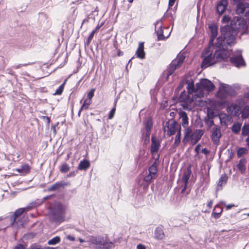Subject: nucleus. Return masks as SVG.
Here are the masks:
<instances>
[{
  "mask_svg": "<svg viewBox=\"0 0 249 249\" xmlns=\"http://www.w3.org/2000/svg\"><path fill=\"white\" fill-rule=\"evenodd\" d=\"M247 21L243 18L234 17L231 21V26L226 25L221 28V35L226 38V43L232 44L234 43L237 31L246 28Z\"/></svg>",
  "mask_w": 249,
  "mask_h": 249,
  "instance_id": "1",
  "label": "nucleus"
},
{
  "mask_svg": "<svg viewBox=\"0 0 249 249\" xmlns=\"http://www.w3.org/2000/svg\"><path fill=\"white\" fill-rule=\"evenodd\" d=\"M216 41L217 42L215 43L216 48L214 54L216 62H218L224 61L230 56V53L227 47V45L229 44L226 43V38L222 35L217 38Z\"/></svg>",
  "mask_w": 249,
  "mask_h": 249,
  "instance_id": "2",
  "label": "nucleus"
},
{
  "mask_svg": "<svg viewBox=\"0 0 249 249\" xmlns=\"http://www.w3.org/2000/svg\"><path fill=\"white\" fill-rule=\"evenodd\" d=\"M204 133V131L202 129H196L194 132L190 127L185 128L184 130V137L182 142L186 144L188 142L194 145L200 140Z\"/></svg>",
  "mask_w": 249,
  "mask_h": 249,
  "instance_id": "3",
  "label": "nucleus"
},
{
  "mask_svg": "<svg viewBox=\"0 0 249 249\" xmlns=\"http://www.w3.org/2000/svg\"><path fill=\"white\" fill-rule=\"evenodd\" d=\"M88 242L89 246L94 249H110L114 246L112 242L106 241L100 236H90Z\"/></svg>",
  "mask_w": 249,
  "mask_h": 249,
  "instance_id": "4",
  "label": "nucleus"
},
{
  "mask_svg": "<svg viewBox=\"0 0 249 249\" xmlns=\"http://www.w3.org/2000/svg\"><path fill=\"white\" fill-rule=\"evenodd\" d=\"M211 48V47L210 45L202 53L203 61L201 64V68L202 69H205L217 62L214 53H213Z\"/></svg>",
  "mask_w": 249,
  "mask_h": 249,
  "instance_id": "5",
  "label": "nucleus"
},
{
  "mask_svg": "<svg viewBox=\"0 0 249 249\" xmlns=\"http://www.w3.org/2000/svg\"><path fill=\"white\" fill-rule=\"evenodd\" d=\"M196 90L198 91V94H196V95L199 97H203L205 93L204 90L207 91H212L214 89V85L210 80L207 79H203L199 83L196 84Z\"/></svg>",
  "mask_w": 249,
  "mask_h": 249,
  "instance_id": "6",
  "label": "nucleus"
},
{
  "mask_svg": "<svg viewBox=\"0 0 249 249\" xmlns=\"http://www.w3.org/2000/svg\"><path fill=\"white\" fill-rule=\"evenodd\" d=\"M185 56L183 54H178L174 59L167 69V76L168 77L171 75L174 71L178 68L183 62Z\"/></svg>",
  "mask_w": 249,
  "mask_h": 249,
  "instance_id": "7",
  "label": "nucleus"
},
{
  "mask_svg": "<svg viewBox=\"0 0 249 249\" xmlns=\"http://www.w3.org/2000/svg\"><path fill=\"white\" fill-rule=\"evenodd\" d=\"M65 211L62 205L59 204L55 206V209L51 215V218L56 223H61L64 220Z\"/></svg>",
  "mask_w": 249,
  "mask_h": 249,
  "instance_id": "8",
  "label": "nucleus"
},
{
  "mask_svg": "<svg viewBox=\"0 0 249 249\" xmlns=\"http://www.w3.org/2000/svg\"><path fill=\"white\" fill-rule=\"evenodd\" d=\"M181 128L180 126L175 120H169L165 124L164 126V132H167V135L171 136L175 134L177 131Z\"/></svg>",
  "mask_w": 249,
  "mask_h": 249,
  "instance_id": "9",
  "label": "nucleus"
},
{
  "mask_svg": "<svg viewBox=\"0 0 249 249\" xmlns=\"http://www.w3.org/2000/svg\"><path fill=\"white\" fill-rule=\"evenodd\" d=\"M221 135L220 128L217 125H214V126L212 128L211 135V139L214 144H218Z\"/></svg>",
  "mask_w": 249,
  "mask_h": 249,
  "instance_id": "10",
  "label": "nucleus"
},
{
  "mask_svg": "<svg viewBox=\"0 0 249 249\" xmlns=\"http://www.w3.org/2000/svg\"><path fill=\"white\" fill-rule=\"evenodd\" d=\"M26 208H19L16 210L13 215L10 218L11 225V226L19 228L20 226L18 225L17 219L24 212Z\"/></svg>",
  "mask_w": 249,
  "mask_h": 249,
  "instance_id": "11",
  "label": "nucleus"
},
{
  "mask_svg": "<svg viewBox=\"0 0 249 249\" xmlns=\"http://www.w3.org/2000/svg\"><path fill=\"white\" fill-rule=\"evenodd\" d=\"M231 62L236 67H241L245 65V62L241 54L234 55L230 58Z\"/></svg>",
  "mask_w": 249,
  "mask_h": 249,
  "instance_id": "12",
  "label": "nucleus"
},
{
  "mask_svg": "<svg viewBox=\"0 0 249 249\" xmlns=\"http://www.w3.org/2000/svg\"><path fill=\"white\" fill-rule=\"evenodd\" d=\"M219 119L222 125L227 126L231 124L233 122L232 118L230 115L225 113H221L219 114Z\"/></svg>",
  "mask_w": 249,
  "mask_h": 249,
  "instance_id": "13",
  "label": "nucleus"
},
{
  "mask_svg": "<svg viewBox=\"0 0 249 249\" xmlns=\"http://www.w3.org/2000/svg\"><path fill=\"white\" fill-rule=\"evenodd\" d=\"M71 184L69 181H60L55 183L48 188L49 192L55 191L58 190L61 188H64L65 187L70 186Z\"/></svg>",
  "mask_w": 249,
  "mask_h": 249,
  "instance_id": "14",
  "label": "nucleus"
},
{
  "mask_svg": "<svg viewBox=\"0 0 249 249\" xmlns=\"http://www.w3.org/2000/svg\"><path fill=\"white\" fill-rule=\"evenodd\" d=\"M231 89V86L225 84H220L219 90L217 92V95L221 98H225L226 94Z\"/></svg>",
  "mask_w": 249,
  "mask_h": 249,
  "instance_id": "15",
  "label": "nucleus"
},
{
  "mask_svg": "<svg viewBox=\"0 0 249 249\" xmlns=\"http://www.w3.org/2000/svg\"><path fill=\"white\" fill-rule=\"evenodd\" d=\"M209 28L211 31V37L209 41L210 45H213V42L215 38L218 34V26L214 23L208 25Z\"/></svg>",
  "mask_w": 249,
  "mask_h": 249,
  "instance_id": "16",
  "label": "nucleus"
},
{
  "mask_svg": "<svg viewBox=\"0 0 249 249\" xmlns=\"http://www.w3.org/2000/svg\"><path fill=\"white\" fill-rule=\"evenodd\" d=\"M155 32L157 35V39L158 41L163 40L165 39L163 35V31L161 27V21H157L155 23Z\"/></svg>",
  "mask_w": 249,
  "mask_h": 249,
  "instance_id": "17",
  "label": "nucleus"
},
{
  "mask_svg": "<svg viewBox=\"0 0 249 249\" xmlns=\"http://www.w3.org/2000/svg\"><path fill=\"white\" fill-rule=\"evenodd\" d=\"M244 12L249 13V4L247 2H240L236 7V13L237 14H243Z\"/></svg>",
  "mask_w": 249,
  "mask_h": 249,
  "instance_id": "18",
  "label": "nucleus"
},
{
  "mask_svg": "<svg viewBox=\"0 0 249 249\" xmlns=\"http://www.w3.org/2000/svg\"><path fill=\"white\" fill-rule=\"evenodd\" d=\"M160 145V141L157 140L155 137L152 136L150 151L154 158L155 157L154 154L158 151Z\"/></svg>",
  "mask_w": 249,
  "mask_h": 249,
  "instance_id": "19",
  "label": "nucleus"
},
{
  "mask_svg": "<svg viewBox=\"0 0 249 249\" xmlns=\"http://www.w3.org/2000/svg\"><path fill=\"white\" fill-rule=\"evenodd\" d=\"M228 2L227 0H221L217 4L216 10L217 13L222 15L225 11L228 5Z\"/></svg>",
  "mask_w": 249,
  "mask_h": 249,
  "instance_id": "20",
  "label": "nucleus"
},
{
  "mask_svg": "<svg viewBox=\"0 0 249 249\" xmlns=\"http://www.w3.org/2000/svg\"><path fill=\"white\" fill-rule=\"evenodd\" d=\"M136 55L137 57L140 59H144L145 58V53L144 51V42H139L136 52Z\"/></svg>",
  "mask_w": 249,
  "mask_h": 249,
  "instance_id": "21",
  "label": "nucleus"
},
{
  "mask_svg": "<svg viewBox=\"0 0 249 249\" xmlns=\"http://www.w3.org/2000/svg\"><path fill=\"white\" fill-rule=\"evenodd\" d=\"M160 156L159 155H157L156 157H154L155 159V161L149 167L148 169L149 173L153 176H155V175L157 173V165L158 163L159 162Z\"/></svg>",
  "mask_w": 249,
  "mask_h": 249,
  "instance_id": "22",
  "label": "nucleus"
},
{
  "mask_svg": "<svg viewBox=\"0 0 249 249\" xmlns=\"http://www.w3.org/2000/svg\"><path fill=\"white\" fill-rule=\"evenodd\" d=\"M179 117L181 119L182 125L184 128H187L188 125V118L187 113L183 111H180L179 113Z\"/></svg>",
  "mask_w": 249,
  "mask_h": 249,
  "instance_id": "23",
  "label": "nucleus"
},
{
  "mask_svg": "<svg viewBox=\"0 0 249 249\" xmlns=\"http://www.w3.org/2000/svg\"><path fill=\"white\" fill-rule=\"evenodd\" d=\"M186 83L187 84V89L189 94H191L194 92H195V94H199L198 91H197V90H196V86H194V81L192 80H187Z\"/></svg>",
  "mask_w": 249,
  "mask_h": 249,
  "instance_id": "24",
  "label": "nucleus"
},
{
  "mask_svg": "<svg viewBox=\"0 0 249 249\" xmlns=\"http://www.w3.org/2000/svg\"><path fill=\"white\" fill-rule=\"evenodd\" d=\"M192 174V170L191 166L187 167V169L184 172L182 177V181L184 184L187 185L188 180L190 178V176Z\"/></svg>",
  "mask_w": 249,
  "mask_h": 249,
  "instance_id": "25",
  "label": "nucleus"
},
{
  "mask_svg": "<svg viewBox=\"0 0 249 249\" xmlns=\"http://www.w3.org/2000/svg\"><path fill=\"white\" fill-rule=\"evenodd\" d=\"M247 163V160L245 158H242L240 160L238 163L237 164L238 169L241 172L242 174H244L246 170V164Z\"/></svg>",
  "mask_w": 249,
  "mask_h": 249,
  "instance_id": "26",
  "label": "nucleus"
},
{
  "mask_svg": "<svg viewBox=\"0 0 249 249\" xmlns=\"http://www.w3.org/2000/svg\"><path fill=\"white\" fill-rule=\"evenodd\" d=\"M155 237L158 240H161L164 238V234L161 228L158 227L155 229Z\"/></svg>",
  "mask_w": 249,
  "mask_h": 249,
  "instance_id": "27",
  "label": "nucleus"
},
{
  "mask_svg": "<svg viewBox=\"0 0 249 249\" xmlns=\"http://www.w3.org/2000/svg\"><path fill=\"white\" fill-rule=\"evenodd\" d=\"M178 100L180 102L183 103H188L190 101H192V99H190L189 95L187 94V93L185 91H181Z\"/></svg>",
  "mask_w": 249,
  "mask_h": 249,
  "instance_id": "28",
  "label": "nucleus"
},
{
  "mask_svg": "<svg viewBox=\"0 0 249 249\" xmlns=\"http://www.w3.org/2000/svg\"><path fill=\"white\" fill-rule=\"evenodd\" d=\"M242 124L239 122H236L233 124L231 127V131L235 134L239 133L241 130Z\"/></svg>",
  "mask_w": 249,
  "mask_h": 249,
  "instance_id": "29",
  "label": "nucleus"
},
{
  "mask_svg": "<svg viewBox=\"0 0 249 249\" xmlns=\"http://www.w3.org/2000/svg\"><path fill=\"white\" fill-rule=\"evenodd\" d=\"M89 162L86 160H84L80 161L79 164L78 168L80 170H85L89 167Z\"/></svg>",
  "mask_w": 249,
  "mask_h": 249,
  "instance_id": "30",
  "label": "nucleus"
},
{
  "mask_svg": "<svg viewBox=\"0 0 249 249\" xmlns=\"http://www.w3.org/2000/svg\"><path fill=\"white\" fill-rule=\"evenodd\" d=\"M228 179V177L226 174H222L217 184V189H220L222 188L223 185L226 184Z\"/></svg>",
  "mask_w": 249,
  "mask_h": 249,
  "instance_id": "31",
  "label": "nucleus"
},
{
  "mask_svg": "<svg viewBox=\"0 0 249 249\" xmlns=\"http://www.w3.org/2000/svg\"><path fill=\"white\" fill-rule=\"evenodd\" d=\"M17 171L22 174H27L30 171V167L28 164H24L21 166V167L18 169Z\"/></svg>",
  "mask_w": 249,
  "mask_h": 249,
  "instance_id": "32",
  "label": "nucleus"
},
{
  "mask_svg": "<svg viewBox=\"0 0 249 249\" xmlns=\"http://www.w3.org/2000/svg\"><path fill=\"white\" fill-rule=\"evenodd\" d=\"M180 138H181V128H179V129L178 130L177 135L175 137V142L174 143V145L175 146H178L179 143L180 142Z\"/></svg>",
  "mask_w": 249,
  "mask_h": 249,
  "instance_id": "33",
  "label": "nucleus"
},
{
  "mask_svg": "<svg viewBox=\"0 0 249 249\" xmlns=\"http://www.w3.org/2000/svg\"><path fill=\"white\" fill-rule=\"evenodd\" d=\"M60 242V238L59 236H55L48 241V244L50 245H54Z\"/></svg>",
  "mask_w": 249,
  "mask_h": 249,
  "instance_id": "34",
  "label": "nucleus"
},
{
  "mask_svg": "<svg viewBox=\"0 0 249 249\" xmlns=\"http://www.w3.org/2000/svg\"><path fill=\"white\" fill-rule=\"evenodd\" d=\"M43 200H36L35 201L32 202L30 204V205L26 208V209H31L33 208L39 206L43 203Z\"/></svg>",
  "mask_w": 249,
  "mask_h": 249,
  "instance_id": "35",
  "label": "nucleus"
},
{
  "mask_svg": "<svg viewBox=\"0 0 249 249\" xmlns=\"http://www.w3.org/2000/svg\"><path fill=\"white\" fill-rule=\"evenodd\" d=\"M236 104H232L227 107L226 110L230 116L233 115L234 110H236Z\"/></svg>",
  "mask_w": 249,
  "mask_h": 249,
  "instance_id": "36",
  "label": "nucleus"
},
{
  "mask_svg": "<svg viewBox=\"0 0 249 249\" xmlns=\"http://www.w3.org/2000/svg\"><path fill=\"white\" fill-rule=\"evenodd\" d=\"M242 134L243 136L249 135V124H245L242 129Z\"/></svg>",
  "mask_w": 249,
  "mask_h": 249,
  "instance_id": "37",
  "label": "nucleus"
},
{
  "mask_svg": "<svg viewBox=\"0 0 249 249\" xmlns=\"http://www.w3.org/2000/svg\"><path fill=\"white\" fill-rule=\"evenodd\" d=\"M70 170V167L68 164L64 163H63L60 169V171L62 173H67Z\"/></svg>",
  "mask_w": 249,
  "mask_h": 249,
  "instance_id": "38",
  "label": "nucleus"
},
{
  "mask_svg": "<svg viewBox=\"0 0 249 249\" xmlns=\"http://www.w3.org/2000/svg\"><path fill=\"white\" fill-rule=\"evenodd\" d=\"M247 152L248 150L246 148H239L237 152V156L238 157H241L243 155L247 153Z\"/></svg>",
  "mask_w": 249,
  "mask_h": 249,
  "instance_id": "39",
  "label": "nucleus"
},
{
  "mask_svg": "<svg viewBox=\"0 0 249 249\" xmlns=\"http://www.w3.org/2000/svg\"><path fill=\"white\" fill-rule=\"evenodd\" d=\"M152 125L153 123L151 119H148L145 124V130H147L148 131H151Z\"/></svg>",
  "mask_w": 249,
  "mask_h": 249,
  "instance_id": "40",
  "label": "nucleus"
},
{
  "mask_svg": "<svg viewBox=\"0 0 249 249\" xmlns=\"http://www.w3.org/2000/svg\"><path fill=\"white\" fill-rule=\"evenodd\" d=\"M91 104V101L86 99L84 101V103L81 107V110L87 109L89 108V106Z\"/></svg>",
  "mask_w": 249,
  "mask_h": 249,
  "instance_id": "41",
  "label": "nucleus"
},
{
  "mask_svg": "<svg viewBox=\"0 0 249 249\" xmlns=\"http://www.w3.org/2000/svg\"><path fill=\"white\" fill-rule=\"evenodd\" d=\"M66 81L61 85L59 87L55 90L54 95H61L63 92L64 89V86L65 84Z\"/></svg>",
  "mask_w": 249,
  "mask_h": 249,
  "instance_id": "42",
  "label": "nucleus"
},
{
  "mask_svg": "<svg viewBox=\"0 0 249 249\" xmlns=\"http://www.w3.org/2000/svg\"><path fill=\"white\" fill-rule=\"evenodd\" d=\"M241 111L242 110L240 107L236 105V110H234L232 115L236 117H238L241 114Z\"/></svg>",
  "mask_w": 249,
  "mask_h": 249,
  "instance_id": "43",
  "label": "nucleus"
},
{
  "mask_svg": "<svg viewBox=\"0 0 249 249\" xmlns=\"http://www.w3.org/2000/svg\"><path fill=\"white\" fill-rule=\"evenodd\" d=\"M154 178H155V176H153V175H152L151 174H150L149 173V174L148 175L146 176L144 178V180L145 182H149L151 180H152Z\"/></svg>",
  "mask_w": 249,
  "mask_h": 249,
  "instance_id": "44",
  "label": "nucleus"
},
{
  "mask_svg": "<svg viewBox=\"0 0 249 249\" xmlns=\"http://www.w3.org/2000/svg\"><path fill=\"white\" fill-rule=\"evenodd\" d=\"M249 114V107H245L242 116L246 118L248 116V115Z\"/></svg>",
  "mask_w": 249,
  "mask_h": 249,
  "instance_id": "45",
  "label": "nucleus"
},
{
  "mask_svg": "<svg viewBox=\"0 0 249 249\" xmlns=\"http://www.w3.org/2000/svg\"><path fill=\"white\" fill-rule=\"evenodd\" d=\"M95 91V89H91V90L88 94V98L89 99V100H91V99L94 96V93Z\"/></svg>",
  "mask_w": 249,
  "mask_h": 249,
  "instance_id": "46",
  "label": "nucleus"
},
{
  "mask_svg": "<svg viewBox=\"0 0 249 249\" xmlns=\"http://www.w3.org/2000/svg\"><path fill=\"white\" fill-rule=\"evenodd\" d=\"M95 33V31H92V32L90 33V34L88 38L87 41L88 44H89L90 43V42H91V40L92 39V38L93 37V36H94V35Z\"/></svg>",
  "mask_w": 249,
  "mask_h": 249,
  "instance_id": "47",
  "label": "nucleus"
},
{
  "mask_svg": "<svg viewBox=\"0 0 249 249\" xmlns=\"http://www.w3.org/2000/svg\"><path fill=\"white\" fill-rule=\"evenodd\" d=\"M115 111H116L115 107H113L111 109V110H110V111L109 112V115H108L109 119H111L113 117L115 112Z\"/></svg>",
  "mask_w": 249,
  "mask_h": 249,
  "instance_id": "48",
  "label": "nucleus"
},
{
  "mask_svg": "<svg viewBox=\"0 0 249 249\" xmlns=\"http://www.w3.org/2000/svg\"><path fill=\"white\" fill-rule=\"evenodd\" d=\"M222 211V210H221L219 213L213 212L212 215L215 219L218 218L221 216Z\"/></svg>",
  "mask_w": 249,
  "mask_h": 249,
  "instance_id": "49",
  "label": "nucleus"
},
{
  "mask_svg": "<svg viewBox=\"0 0 249 249\" xmlns=\"http://www.w3.org/2000/svg\"><path fill=\"white\" fill-rule=\"evenodd\" d=\"M187 103H183L181 104V105L184 109H186L188 110H191V107L190 105H188L186 104Z\"/></svg>",
  "mask_w": 249,
  "mask_h": 249,
  "instance_id": "50",
  "label": "nucleus"
},
{
  "mask_svg": "<svg viewBox=\"0 0 249 249\" xmlns=\"http://www.w3.org/2000/svg\"><path fill=\"white\" fill-rule=\"evenodd\" d=\"M230 18L228 16H225L222 19V21L224 23H228L230 21Z\"/></svg>",
  "mask_w": 249,
  "mask_h": 249,
  "instance_id": "51",
  "label": "nucleus"
},
{
  "mask_svg": "<svg viewBox=\"0 0 249 249\" xmlns=\"http://www.w3.org/2000/svg\"><path fill=\"white\" fill-rule=\"evenodd\" d=\"M14 249H25L24 246L22 244H18L15 247Z\"/></svg>",
  "mask_w": 249,
  "mask_h": 249,
  "instance_id": "52",
  "label": "nucleus"
},
{
  "mask_svg": "<svg viewBox=\"0 0 249 249\" xmlns=\"http://www.w3.org/2000/svg\"><path fill=\"white\" fill-rule=\"evenodd\" d=\"M200 147L201 145L200 144H198L195 147V151L197 154H198L199 153V151L200 150Z\"/></svg>",
  "mask_w": 249,
  "mask_h": 249,
  "instance_id": "53",
  "label": "nucleus"
},
{
  "mask_svg": "<svg viewBox=\"0 0 249 249\" xmlns=\"http://www.w3.org/2000/svg\"><path fill=\"white\" fill-rule=\"evenodd\" d=\"M201 152L206 155H208L210 153V151L206 148H203Z\"/></svg>",
  "mask_w": 249,
  "mask_h": 249,
  "instance_id": "54",
  "label": "nucleus"
},
{
  "mask_svg": "<svg viewBox=\"0 0 249 249\" xmlns=\"http://www.w3.org/2000/svg\"><path fill=\"white\" fill-rule=\"evenodd\" d=\"M137 249H146L145 247L141 244H139L137 246Z\"/></svg>",
  "mask_w": 249,
  "mask_h": 249,
  "instance_id": "55",
  "label": "nucleus"
},
{
  "mask_svg": "<svg viewBox=\"0 0 249 249\" xmlns=\"http://www.w3.org/2000/svg\"><path fill=\"white\" fill-rule=\"evenodd\" d=\"M176 0H169V6L172 7L174 5Z\"/></svg>",
  "mask_w": 249,
  "mask_h": 249,
  "instance_id": "56",
  "label": "nucleus"
},
{
  "mask_svg": "<svg viewBox=\"0 0 249 249\" xmlns=\"http://www.w3.org/2000/svg\"><path fill=\"white\" fill-rule=\"evenodd\" d=\"M76 175L75 172H71L68 175H67V177L70 178L71 177H74Z\"/></svg>",
  "mask_w": 249,
  "mask_h": 249,
  "instance_id": "57",
  "label": "nucleus"
},
{
  "mask_svg": "<svg viewBox=\"0 0 249 249\" xmlns=\"http://www.w3.org/2000/svg\"><path fill=\"white\" fill-rule=\"evenodd\" d=\"M67 239L71 241H73L75 240L74 237L71 236V235H68L67 236Z\"/></svg>",
  "mask_w": 249,
  "mask_h": 249,
  "instance_id": "58",
  "label": "nucleus"
},
{
  "mask_svg": "<svg viewBox=\"0 0 249 249\" xmlns=\"http://www.w3.org/2000/svg\"><path fill=\"white\" fill-rule=\"evenodd\" d=\"M234 204H229V205H228L226 206V209H227V210H230V209H231L232 207H234Z\"/></svg>",
  "mask_w": 249,
  "mask_h": 249,
  "instance_id": "59",
  "label": "nucleus"
},
{
  "mask_svg": "<svg viewBox=\"0 0 249 249\" xmlns=\"http://www.w3.org/2000/svg\"><path fill=\"white\" fill-rule=\"evenodd\" d=\"M213 201L212 200H211L207 204V206L208 207H209V208H211L212 207V205H213Z\"/></svg>",
  "mask_w": 249,
  "mask_h": 249,
  "instance_id": "60",
  "label": "nucleus"
},
{
  "mask_svg": "<svg viewBox=\"0 0 249 249\" xmlns=\"http://www.w3.org/2000/svg\"><path fill=\"white\" fill-rule=\"evenodd\" d=\"M187 185H186V184H184V186L183 188L182 189V190L181 191V194H183L185 192V190L186 189Z\"/></svg>",
  "mask_w": 249,
  "mask_h": 249,
  "instance_id": "61",
  "label": "nucleus"
},
{
  "mask_svg": "<svg viewBox=\"0 0 249 249\" xmlns=\"http://www.w3.org/2000/svg\"><path fill=\"white\" fill-rule=\"evenodd\" d=\"M150 132L151 131H148L147 130H145V136L146 137L149 138V136L150 135Z\"/></svg>",
  "mask_w": 249,
  "mask_h": 249,
  "instance_id": "62",
  "label": "nucleus"
},
{
  "mask_svg": "<svg viewBox=\"0 0 249 249\" xmlns=\"http://www.w3.org/2000/svg\"><path fill=\"white\" fill-rule=\"evenodd\" d=\"M31 249H40L39 248H37L35 245H32L31 246Z\"/></svg>",
  "mask_w": 249,
  "mask_h": 249,
  "instance_id": "63",
  "label": "nucleus"
},
{
  "mask_svg": "<svg viewBox=\"0 0 249 249\" xmlns=\"http://www.w3.org/2000/svg\"><path fill=\"white\" fill-rule=\"evenodd\" d=\"M246 142H247V145L249 147V137L246 139Z\"/></svg>",
  "mask_w": 249,
  "mask_h": 249,
  "instance_id": "64",
  "label": "nucleus"
}]
</instances>
